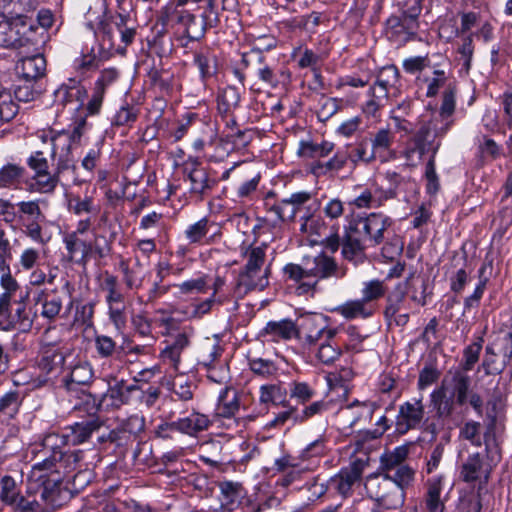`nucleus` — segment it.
<instances>
[{"label":"nucleus","mask_w":512,"mask_h":512,"mask_svg":"<svg viewBox=\"0 0 512 512\" xmlns=\"http://www.w3.org/2000/svg\"><path fill=\"white\" fill-rule=\"evenodd\" d=\"M87 131L85 118L78 119L71 130L47 129L37 133L39 140L50 147V157L58 172H64L73 167L72 146L80 142Z\"/></svg>","instance_id":"1"},{"label":"nucleus","mask_w":512,"mask_h":512,"mask_svg":"<svg viewBox=\"0 0 512 512\" xmlns=\"http://www.w3.org/2000/svg\"><path fill=\"white\" fill-rule=\"evenodd\" d=\"M71 349L56 343L43 344L37 362L40 375L33 381V387H42L56 378L62 371Z\"/></svg>","instance_id":"2"},{"label":"nucleus","mask_w":512,"mask_h":512,"mask_svg":"<svg viewBox=\"0 0 512 512\" xmlns=\"http://www.w3.org/2000/svg\"><path fill=\"white\" fill-rule=\"evenodd\" d=\"M364 486L367 495L384 509H396L404 503L405 492L381 472L367 476Z\"/></svg>","instance_id":"3"},{"label":"nucleus","mask_w":512,"mask_h":512,"mask_svg":"<svg viewBox=\"0 0 512 512\" xmlns=\"http://www.w3.org/2000/svg\"><path fill=\"white\" fill-rule=\"evenodd\" d=\"M485 373L500 374L505 368L512 370V333L503 331L498 333L494 340L487 345L482 362Z\"/></svg>","instance_id":"4"},{"label":"nucleus","mask_w":512,"mask_h":512,"mask_svg":"<svg viewBox=\"0 0 512 512\" xmlns=\"http://www.w3.org/2000/svg\"><path fill=\"white\" fill-rule=\"evenodd\" d=\"M392 225V220L382 213H370L366 216H357L349 222V231L363 237L368 246L375 247L385 239V233Z\"/></svg>","instance_id":"5"},{"label":"nucleus","mask_w":512,"mask_h":512,"mask_svg":"<svg viewBox=\"0 0 512 512\" xmlns=\"http://www.w3.org/2000/svg\"><path fill=\"white\" fill-rule=\"evenodd\" d=\"M419 7H412L409 11H404L400 16L392 15L386 21L385 32L387 38L402 46L415 38L419 23Z\"/></svg>","instance_id":"6"},{"label":"nucleus","mask_w":512,"mask_h":512,"mask_svg":"<svg viewBox=\"0 0 512 512\" xmlns=\"http://www.w3.org/2000/svg\"><path fill=\"white\" fill-rule=\"evenodd\" d=\"M138 392V384H128L124 379L113 378L108 382L107 391L101 395L99 406L109 410L130 405Z\"/></svg>","instance_id":"7"},{"label":"nucleus","mask_w":512,"mask_h":512,"mask_svg":"<svg viewBox=\"0 0 512 512\" xmlns=\"http://www.w3.org/2000/svg\"><path fill=\"white\" fill-rule=\"evenodd\" d=\"M425 417V406L423 397L406 401L399 406L395 420V430L398 434L404 435L410 430L419 429Z\"/></svg>","instance_id":"8"},{"label":"nucleus","mask_w":512,"mask_h":512,"mask_svg":"<svg viewBox=\"0 0 512 512\" xmlns=\"http://www.w3.org/2000/svg\"><path fill=\"white\" fill-rule=\"evenodd\" d=\"M168 21L174 22L180 25L183 28V32L185 35V42L183 45H187L188 41H197L200 40L206 32L207 26H214L218 22V16L211 19L209 16L203 15L202 20L197 19V17L192 14L190 11H177L173 12V18Z\"/></svg>","instance_id":"9"},{"label":"nucleus","mask_w":512,"mask_h":512,"mask_svg":"<svg viewBox=\"0 0 512 512\" xmlns=\"http://www.w3.org/2000/svg\"><path fill=\"white\" fill-rule=\"evenodd\" d=\"M368 465L367 460L357 458L348 467L342 468L336 475L330 478L329 486L343 497L352 494L353 487L359 484L362 474Z\"/></svg>","instance_id":"10"},{"label":"nucleus","mask_w":512,"mask_h":512,"mask_svg":"<svg viewBox=\"0 0 512 512\" xmlns=\"http://www.w3.org/2000/svg\"><path fill=\"white\" fill-rule=\"evenodd\" d=\"M210 425L211 421L207 415L194 411L186 417L159 425L157 433L162 437H167L169 431H178L195 437L207 430Z\"/></svg>","instance_id":"11"},{"label":"nucleus","mask_w":512,"mask_h":512,"mask_svg":"<svg viewBox=\"0 0 512 512\" xmlns=\"http://www.w3.org/2000/svg\"><path fill=\"white\" fill-rule=\"evenodd\" d=\"M28 299L18 300L14 303L12 315L6 313L7 306L0 308V327L2 330L9 331L17 329L27 332L32 328L36 313L28 307Z\"/></svg>","instance_id":"12"},{"label":"nucleus","mask_w":512,"mask_h":512,"mask_svg":"<svg viewBox=\"0 0 512 512\" xmlns=\"http://www.w3.org/2000/svg\"><path fill=\"white\" fill-rule=\"evenodd\" d=\"M270 270L242 268L238 274L231 297L239 300L251 291H262L269 285Z\"/></svg>","instance_id":"13"},{"label":"nucleus","mask_w":512,"mask_h":512,"mask_svg":"<svg viewBox=\"0 0 512 512\" xmlns=\"http://www.w3.org/2000/svg\"><path fill=\"white\" fill-rule=\"evenodd\" d=\"M310 279L314 287L321 279L335 277L337 279L344 278L347 274V269L344 266H339L334 258L320 253L313 257L311 260L306 261Z\"/></svg>","instance_id":"14"},{"label":"nucleus","mask_w":512,"mask_h":512,"mask_svg":"<svg viewBox=\"0 0 512 512\" xmlns=\"http://www.w3.org/2000/svg\"><path fill=\"white\" fill-rule=\"evenodd\" d=\"M38 457L39 461L32 465L27 477L28 491L30 493H37L39 487L46 485L50 480L60 478L55 458H52V456Z\"/></svg>","instance_id":"15"},{"label":"nucleus","mask_w":512,"mask_h":512,"mask_svg":"<svg viewBox=\"0 0 512 512\" xmlns=\"http://www.w3.org/2000/svg\"><path fill=\"white\" fill-rule=\"evenodd\" d=\"M312 199V194L307 191L292 193L289 197L283 198L279 203L273 205L269 213L275 216L276 220H294L296 215L306 208V204Z\"/></svg>","instance_id":"16"},{"label":"nucleus","mask_w":512,"mask_h":512,"mask_svg":"<svg viewBox=\"0 0 512 512\" xmlns=\"http://www.w3.org/2000/svg\"><path fill=\"white\" fill-rule=\"evenodd\" d=\"M37 493L41 500L53 509L62 507L73 497L70 484L63 482L61 478L50 480L46 485L39 487Z\"/></svg>","instance_id":"17"},{"label":"nucleus","mask_w":512,"mask_h":512,"mask_svg":"<svg viewBox=\"0 0 512 512\" xmlns=\"http://www.w3.org/2000/svg\"><path fill=\"white\" fill-rule=\"evenodd\" d=\"M471 379L463 370L450 369L443 378L441 385L450 392L456 403L463 406L468 401Z\"/></svg>","instance_id":"18"},{"label":"nucleus","mask_w":512,"mask_h":512,"mask_svg":"<svg viewBox=\"0 0 512 512\" xmlns=\"http://www.w3.org/2000/svg\"><path fill=\"white\" fill-rule=\"evenodd\" d=\"M298 335V329L295 323L290 319H282L279 321H269L260 330L258 337L263 342H285L291 340Z\"/></svg>","instance_id":"19"},{"label":"nucleus","mask_w":512,"mask_h":512,"mask_svg":"<svg viewBox=\"0 0 512 512\" xmlns=\"http://www.w3.org/2000/svg\"><path fill=\"white\" fill-rule=\"evenodd\" d=\"M394 141L395 133L390 128H380L370 135L369 143L376 160L385 163L396 157Z\"/></svg>","instance_id":"20"},{"label":"nucleus","mask_w":512,"mask_h":512,"mask_svg":"<svg viewBox=\"0 0 512 512\" xmlns=\"http://www.w3.org/2000/svg\"><path fill=\"white\" fill-rule=\"evenodd\" d=\"M435 144L430 139V127L421 126L403 151L407 164L415 166Z\"/></svg>","instance_id":"21"},{"label":"nucleus","mask_w":512,"mask_h":512,"mask_svg":"<svg viewBox=\"0 0 512 512\" xmlns=\"http://www.w3.org/2000/svg\"><path fill=\"white\" fill-rule=\"evenodd\" d=\"M34 303L40 307V316L48 322L56 321L63 309L62 297L56 290H38L34 295Z\"/></svg>","instance_id":"22"},{"label":"nucleus","mask_w":512,"mask_h":512,"mask_svg":"<svg viewBox=\"0 0 512 512\" xmlns=\"http://www.w3.org/2000/svg\"><path fill=\"white\" fill-rule=\"evenodd\" d=\"M260 179V172L253 166L243 165L235 174L236 196L240 199L250 198L256 192Z\"/></svg>","instance_id":"23"},{"label":"nucleus","mask_w":512,"mask_h":512,"mask_svg":"<svg viewBox=\"0 0 512 512\" xmlns=\"http://www.w3.org/2000/svg\"><path fill=\"white\" fill-rule=\"evenodd\" d=\"M240 409V398L236 389L231 386H224L219 392L217 404L215 407V416L218 418L235 420V416Z\"/></svg>","instance_id":"24"},{"label":"nucleus","mask_w":512,"mask_h":512,"mask_svg":"<svg viewBox=\"0 0 512 512\" xmlns=\"http://www.w3.org/2000/svg\"><path fill=\"white\" fill-rule=\"evenodd\" d=\"M16 71L20 77V81L34 82L44 76L46 60L41 54L23 57L16 64Z\"/></svg>","instance_id":"25"},{"label":"nucleus","mask_w":512,"mask_h":512,"mask_svg":"<svg viewBox=\"0 0 512 512\" xmlns=\"http://www.w3.org/2000/svg\"><path fill=\"white\" fill-rule=\"evenodd\" d=\"M0 286L2 288V292L0 293V308L7 306L8 302H16L29 298L28 289H24L20 286L17 280L11 275L9 268H7V272L1 275Z\"/></svg>","instance_id":"26"},{"label":"nucleus","mask_w":512,"mask_h":512,"mask_svg":"<svg viewBox=\"0 0 512 512\" xmlns=\"http://www.w3.org/2000/svg\"><path fill=\"white\" fill-rule=\"evenodd\" d=\"M372 414V404L360 402L358 400H355L340 409V416L345 420L350 428H354L362 421L371 419Z\"/></svg>","instance_id":"27"},{"label":"nucleus","mask_w":512,"mask_h":512,"mask_svg":"<svg viewBox=\"0 0 512 512\" xmlns=\"http://www.w3.org/2000/svg\"><path fill=\"white\" fill-rule=\"evenodd\" d=\"M63 241L70 259L79 255L76 262L85 266L93 253L92 243L76 234H67Z\"/></svg>","instance_id":"28"},{"label":"nucleus","mask_w":512,"mask_h":512,"mask_svg":"<svg viewBox=\"0 0 512 512\" xmlns=\"http://www.w3.org/2000/svg\"><path fill=\"white\" fill-rule=\"evenodd\" d=\"M288 391L282 382H271L260 386L259 402L262 405L286 406Z\"/></svg>","instance_id":"29"},{"label":"nucleus","mask_w":512,"mask_h":512,"mask_svg":"<svg viewBox=\"0 0 512 512\" xmlns=\"http://www.w3.org/2000/svg\"><path fill=\"white\" fill-rule=\"evenodd\" d=\"M277 40L271 35H261L254 39L249 52L243 54L242 62L247 67L251 63H263L265 51L275 48Z\"/></svg>","instance_id":"30"},{"label":"nucleus","mask_w":512,"mask_h":512,"mask_svg":"<svg viewBox=\"0 0 512 512\" xmlns=\"http://www.w3.org/2000/svg\"><path fill=\"white\" fill-rule=\"evenodd\" d=\"M430 400L439 418L451 417L456 407L459 406L456 403V398L442 385L433 390L430 395Z\"/></svg>","instance_id":"31"},{"label":"nucleus","mask_w":512,"mask_h":512,"mask_svg":"<svg viewBox=\"0 0 512 512\" xmlns=\"http://www.w3.org/2000/svg\"><path fill=\"white\" fill-rule=\"evenodd\" d=\"M286 280L299 284V293H308L314 289L306 261L303 265L289 263L283 268Z\"/></svg>","instance_id":"32"},{"label":"nucleus","mask_w":512,"mask_h":512,"mask_svg":"<svg viewBox=\"0 0 512 512\" xmlns=\"http://www.w3.org/2000/svg\"><path fill=\"white\" fill-rule=\"evenodd\" d=\"M357 236L358 235L354 232L349 231L348 225L341 250L343 258L347 261L353 262L354 264L361 263L365 259V245Z\"/></svg>","instance_id":"33"},{"label":"nucleus","mask_w":512,"mask_h":512,"mask_svg":"<svg viewBox=\"0 0 512 512\" xmlns=\"http://www.w3.org/2000/svg\"><path fill=\"white\" fill-rule=\"evenodd\" d=\"M65 445H69L66 431L62 434L51 432L45 435L40 444L31 448V453L35 456H52L56 452H61V448Z\"/></svg>","instance_id":"34"},{"label":"nucleus","mask_w":512,"mask_h":512,"mask_svg":"<svg viewBox=\"0 0 512 512\" xmlns=\"http://www.w3.org/2000/svg\"><path fill=\"white\" fill-rule=\"evenodd\" d=\"M84 87L75 79H69L54 92L55 101L63 106L68 103L81 102L85 97Z\"/></svg>","instance_id":"35"},{"label":"nucleus","mask_w":512,"mask_h":512,"mask_svg":"<svg viewBox=\"0 0 512 512\" xmlns=\"http://www.w3.org/2000/svg\"><path fill=\"white\" fill-rule=\"evenodd\" d=\"M93 378V369L87 362H81L73 366L69 377L65 380V388L69 393L78 391V387L90 384Z\"/></svg>","instance_id":"36"},{"label":"nucleus","mask_w":512,"mask_h":512,"mask_svg":"<svg viewBox=\"0 0 512 512\" xmlns=\"http://www.w3.org/2000/svg\"><path fill=\"white\" fill-rule=\"evenodd\" d=\"M374 305L366 304L362 299L349 300L337 306L334 311L348 320L363 318L366 319L374 313Z\"/></svg>","instance_id":"37"},{"label":"nucleus","mask_w":512,"mask_h":512,"mask_svg":"<svg viewBox=\"0 0 512 512\" xmlns=\"http://www.w3.org/2000/svg\"><path fill=\"white\" fill-rule=\"evenodd\" d=\"M36 0H0V17L19 19L35 10Z\"/></svg>","instance_id":"38"},{"label":"nucleus","mask_w":512,"mask_h":512,"mask_svg":"<svg viewBox=\"0 0 512 512\" xmlns=\"http://www.w3.org/2000/svg\"><path fill=\"white\" fill-rule=\"evenodd\" d=\"M100 428L96 421L77 422L66 430V437L69 445H79L86 442L91 435Z\"/></svg>","instance_id":"39"},{"label":"nucleus","mask_w":512,"mask_h":512,"mask_svg":"<svg viewBox=\"0 0 512 512\" xmlns=\"http://www.w3.org/2000/svg\"><path fill=\"white\" fill-rule=\"evenodd\" d=\"M408 455L409 445H400L391 451H386L380 456V472L387 474L404 465Z\"/></svg>","instance_id":"40"},{"label":"nucleus","mask_w":512,"mask_h":512,"mask_svg":"<svg viewBox=\"0 0 512 512\" xmlns=\"http://www.w3.org/2000/svg\"><path fill=\"white\" fill-rule=\"evenodd\" d=\"M62 173L63 172L57 171V165H55V171L53 174L48 171L34 174L32 182L28 186V191L41 194L53 193L58 185L59 177Z\"/></svg>","instance_id":"41"},{"label":"nucleus","mask_w":512,"mask_h":512,"mask_svg":"<svg viewBox=\"0 0 512 512\" xmlns=\"http://www.w3.org/2000/svg\"><path fill=\"white\" fill-rule=\"evenodd\" d=\"M316 207L307 205V211L300 217V231L308 236H322L326 231V224L320 215H315Z\"/></svg>","instance_id":"42"},{"label":"nucleus","mask_w":512,"mask_h":512,"mask_svg":"<svg viewBox=\"0 0 512 512\" xmlns=\"http://www.w3.org/2000/svg\"><path fill=\"white\" fill-rule=\"evenodd\" d=\"M330 318L322 313H307L300 317V328L298 334L303 340L311 337V334L319 329H326Z\"/></svg>","instance_id":"43"},{"label":"nucleus","mask_w":512,"mask_h":512,"mask_svg":"<svg viewBox=\"0 0 512 512\" xmlns=\"http://www.w3.org/2000/svg\"><path fill=\"white\" fill-rule=\"evenodd\" d=\"M442 488V477H434L428 481V489L425 498L426 512H447L443 501L440 499Z\"/></svg>","instance_id":"44"},{"label":"nucleus","mask_w":512,"mask_h":512,"mask_svg":"<svg viewBox=\"0 0 512 512\" xmlns=\"http://www.w3.org/2000/svg\"><path fill=\"white\" fill-rule=\"evenodd\" d=\"M386 179L391 186L388 189H383L374 186L372 189L374 208L381 207L387 200L393 199L397 196V187L403 182V178L396 172H387Z\"/></svg>","instance_id":"45"},{"label":"nucleus","mask_w":512,"mask_h":512,"mask_svg":"<svg viewBox=\"0 0 512 512\" xmlns=\"http://www.w3.org/2000/svg\"><path fill=\"white\" fill-rule=\"evenodd\" d=\"M25 175V168L15 163H7L0 168V189L17 188Z\"/></svg>","instance_id":"46"},{"label":"nucleus","mask_w":512,"mask_h":512,"mask_svg":"<svg viewBox=\"0 0 512 512\" xmlns=\"http://www.w3.org/2000/svg\"><path fill=\"white\" fill-rule=\"evenodd\" d=\"M266 248L267 246L265 244L259 246H248L242 252L245 259V265L243 267L257 270H270L269 266L265 265Z\"/></svg>","instance_id":"47"},{"label":"nucleus","mask_w":512,"mask_h":512,"mask_svg":"<svg viewBox=\"0 0 512 512\" xmlns=\"http://www.w3.org/2000/svg\"><path fill=\"white\" fill-rule=\"evenodd\" d=\"M334 149L332 142L323 141L320 144L311 141H301L297 154L303 158H317L329 155Z\"/></svg>","instance_id":"48"},{"label":"nucleus","mask_w":512,"mask_h":512,"mask_svg":"<svg viewBox=\"0 0 512 512\" xmlns=\"http://www.w3.org/2000/svg\"><path fill=\"white\" fill-rule=\"evenodd\" d=\"M188 179L190 181V191L197 195H204L213 185L207 172L198 166H195L189 172Z\"/></svg>","instance_id":"49"},{"label":"nucleus","mask_w":512,"mask_h":512,"mask_svg":"<svg viewBox=\"0 0 512 512\" xmlns=\"http://www.w3.org/2000/svg\"><path fill=\"white\" fill-rule=\"evenodd\" d=\"M228 300V297H209L197 303H192L184 311V314L189 319H201L204 315L208 314L214 304H223Z\"/></svg>","instance_id":"50"},{"label":"nucleus","mask_w":512,"mask_h":512,"mask_svg":"<svg viewBox=\"0 0 512 512\" xmlns=\"http://www.w3.org/2000/svg\"><path fill=\"white\" fill-rule=\"evenodd\" d=\"M19 106L11 91L0 89V125L9 122L17 115Z\"/></svg>","instance_id":"51"},{"label":"nucleus","mask_w":512,"mask_h":512,"mask_svg":"<svg viewBox=\"0 0 512 512\" xmlns=\"http://www.w3.org/2000/svg\"><path fill=\"white\" fill-rule=\"evenodd\" d=\"M386 477L395 484L399 489L405 492V489L410 487L415 479V469L408 464H404L392 472L385 474Z\"/></svg>","instance_id":"52"},{"label":"nucleus","mask_w":512,"mask_h":512,"mask_svg":"<svg viewBox=\"0 0 512 512\" xmlns=\"http://www.w3.org/2000/svg\"><path fill=\"white\" fill-rule=\"evenodd\" d=\"M209 276L202 274L197 278H191L181 283L174 284L181 295L204 294L207 291Z\"/></svg>","instance_id":"53"},{"label":"nucleus","mask_w":512,"mask_h":512,"mask_svg":"<svg viewBox=\"0 0 512 512\" xmlns=\"http://www.w3.org/2000/svg\"><path fill=\"white\" fill-rule=\"evenodd\" d=\"M369 142L366 139L360 140L354 145L350 146V150L347 151L351 162L357 164L363 162L369 164L376 160V157L371 149L369 148Z\"/></svg>","instance_id":"54"},{"label":"nucleus","mask_w":512,"mask_h":512,"mask_svg":"<svg viewBox=\"0 0 512 512\" xmlns=\"http://www.w3.org/2000/svg\"><path fill=\"white\" fill-rule=\"evenodd\" d=\"M219 489L221 506L232 509L240 496L241 485L236 482L224 481L219 484Z\"/></svg>","instance_id":"55"},{"label":"nucleus","mask_w":512,"mask_h":512,"mask_svg":"<svg viewBox=\"0 0 512 512\" xmlns=\"http://www.w3.org/2000/svg\"><path fill=\"white\" fill-rule=\"evenodd\" d=\"M52 458H55V464H58V474L60 471L69 472L78 467V463L82 459V451H66L56 452L52 454Z\"/></svg>","instance_id":"56"},{"label":"nucleus","mask_w":512,"mask_h":512,"mask_svg":"<svg viewBox=\"0 0 512 512\" xmlns=\"http://www.w3.org/2000/svg\"><path fill=\"white\" fill-rule=\"evenodd\" d=\"M0 484V499L4 504L12 506L13 504L19 502V499L23 497L20 495L15 479L11 476H4L1 479Z\"/></svg>","instance_id":"57"},{"label":"nucleus","mask_w":512,"mask_h":512,"mask_svg":"<svg viewBox=\"0 0 512 512\" xmlns=\"http://www.w3.org/2000/svg\"><path fill=\"white\" fill-rule=\"evenodd\" d=\"M289 395L291 399L304 405L316 395V391L306 382L293 381L289 384Z\"/></svg>","instance_id":"58"},{"label":"nucleus","mask_w":512,"mask_h":512,"mask_svg":"<svg viewBox=\"0 0 512 512\" xmlns=\"http://www.w3.org/2000/svg\"><path fill=\"white\" fill-rule=\"evenodd\" d=\"M209 229V221L204 217L189 225L184 231V235L190 244L201 243L206 238Z\"/></svg>","instance_id":"59"},{"label":"nucleus","mask_w":512,"mask_h":512,"mask_svg":"<svg viewBox=\"0 0 512 512\" xmlns=\"http://www.w3.org/2000/svg\"><path fill=\"white\" fill-rule=\"evenodd\" d=\"M483 463L478 453L472 454L462 466L461 476L464 481L472 482L480 478Z\"/></svg>","instance_id":"60"},{"label":"nucleus","mask_w":512,"mask_h":512,"mask_svg":"<svg viewBox=\"0 0 512 512\" xmlns=\"http://www.w3.org/2000/svg\"><path fill=\"white\" fill-rule=\"evenodd\" d=\"M103 289L106 291V303L108 306L124 303V295L118 288V280L115 276L107 274L103 280Z\"/></svg>","instance_id":"61"},{"label":"nucleus","mask_w":512,"mask_h":512,"mask_svg":"<svg viewBox=\"0 0 512 512\" xmlns=\"http://www.w3.org/2000/svg\"><path fill=\"white\" fill-rule=\"evenodd\" d=\"M399 71L396 66L388 65L382 67L375 80L376 87H382L387 90H391L398 82Z\"/></svg>","instance_id":"62"},{"label":"nucleus","mask_w":512,"mask_h":512,"mask_svg":"<svg viewBox=\"0 0 512 512\" xmlns=\"http://www.w3.org/2000/svg\"><path fill=\"white\" fill-rule=\"evenodd\" d=\"M386 287L380 280H370L363 283L362 288V300L366 304H372V302L382 298L385 295Z\"/></svg>","instance_id":"63"},{"label":"nucleus","mask_w":512,"mask_h":512,"mask_svg":"<svg viewBox=\"0 0 512 512\" xmlns=\"http://www.w3.org/2000/svg\"><path fill=\"white\" fill-rule=\"evenodd\" d=\"M171 390L181 401H189L193 398V383L182 374L174 377Z\"/></svg>","instance_id":"64"}]
</instances>
